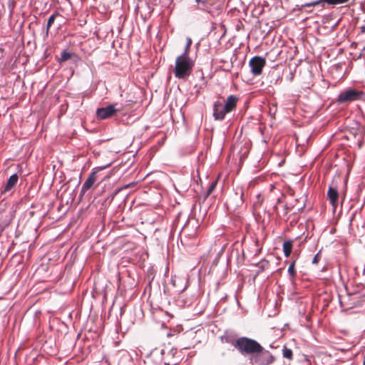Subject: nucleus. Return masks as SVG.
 Masks as SVG:
<instances>
[{"mask_svg":"<svg viewBox=\"0 0 365 365\" xmlns=\"http://www.w3.org/2000/svg\"><path fill=\"white\" fill-rule=\"evenodd\" d=\"M358 43L356 42H352L350 45L351 48L355 49L356 48Z\"/></svg>","mask_w":365,"mask_h":365,"instance_id":"nucleus-23","label":"nucleus"},{"mask_svg":"<svg viewBox=\"0 0 365 365\" xmlns=\"http://www.w3.org/2000/svg\"><path fill=\"white\" fill-rule=\"evenodd\" d=\"M282 355L285 359L292 360L293 358L292 350L287 348V346H284L282 349Z\"/></svg>","mask_w":365,"mask_h":365,"instance_id":"nucleus-13","label":"nucleus"},{"mask_svg":"<svg viewBox=\"0 0 365 365\" xmlns=\"http://www.w3.org/2000/svg\"><path fill=\"white\" fill-rule=\"evenodd\" d=\"M234 346L241 353L246 354H255L262 352L263 347L255 340L243 336L237 339Z\"/></svg>","mask_w":365,"mask_h":365,"instance_id":"nucleus-3","label":"nucleus"},{"mask_svg":"<svg viewBox=\"0 0 365 365\" xmlns=\"http://www.w3.org/2000/svg\"><path fill=\"white\" fill-rule=\"evenodd\" d=\"M192 44V39L190 38H187V45L185 49V52L182 54H186L189 56L190 48Z\"/></svg>","mask_w":365,"mask_h":365,"instance_id":"nucleus-20","label":"nucleus"},{"mask_svg":"<svg viewBox=\"0 0 365 365\" xmlns=\"http://www.w3.org/2000/svg\"><path fill=\"white\" fill-rule=\"evenodd\" d=\"M292 240H287L283 243V252L286 257H289L292 253Z\"/></svg>","mask_w":365,"mask_h":365,"instance_id":"nucleus-12","label":"nucleus"},{"mask_svg":"<svg viewBox=\"0 0 365 365\" xmlns=\"http://www.w3.org/2000/svg\"><path fill=\"white\" fill-rule=\"evenodd\" d=\"M265 59L260 56H255L252 58L249 62L251 71L255 76H258L262 73V68L265 66Z\"/></svg>","mask_w":365,"mask_h":365,"instance_id":"nucleus-6","label":"nucleus"},{"mask_svg":"<svg viewBox=\"0 0 365 365\" xmlns=\"http://www.w3.org/2000/svg\"><path fill=\"white\" fill-rule=\"evenodd\" d=\"M361 33H364L365 32V26H363L361 27Z\"/></svg>","mask_w":365,"mask_h":365,"instance_id":"nucleus-24","label":"nucleus"},{"mask_svg":"<svg viewBox=\"0 0 365 365\" xmlns=\"http://www.w3.org/2000/svg\"><path fill=\"white\" fill-rule=\"evenodd\" d=\"M195 1L197 3V4H200L201 3L202 4V1H203L202 0H195Z\"/></svg>","mask_w":365,"mask_h":365,"instance_id":"nucleus-26","label":"nucleus"},{"mask_svg":"<svg viewBox=\"0 0 365 365\" xmlns=\"http://www.w3.org/2000/svg\"><path fill=\"white\" fill-rule=\"evenodd\" d=\"M288 273L291 276L292 278H294L296 276V271H295V261L292 262L288 268Z\"/></svg>","mask_w":365,"mask_h":365,"instance_id":"nucleus-17","label":"nucleus"},{"mask_svg":"<svg viewBox=\"0 0 365 365\" xmlns=\"http://www.w3.org/2000/svg\"><path fill=\"white\" fill-rule=\"evenodd\" d=\"M255 361L259 365H269L274 361V357L269 351H262V352L256 353Z\"/></svg>","mask_w":365,"mask_h":365,"instance_id":"nucleus-8","label":"nucleus"},{"mask_svg":"<svg viewBox=\"0 0 365 365\" xmlns=\"http://www.w3.org/2000/svg\"><path fill=\"white\" fill-rule=\"evenodd\" d=\"M339 191L336 181H332L327 191V200L335 210L339 204Z\"/></svg>","mask_w":365,"mask_h":365,"instance_id":"nucleus-5","label":"nucleus"},{"mask_svg":"<svg viewBox=\"0 0 365 365\" xmlns=\"http://www.w3.org/2000/svg\"><path fill=\"white\" fill-rule=\"evenodd\" d=\"M60 14L58 13V12H55L54 14H53L48 19V23H47V26H46V32L48 33L51 26H52V24H53L57 16H60Z\"/></svg>","mask_w":365,"mask_h":365,"instance_id":"nucleus-14","label":"nucleus"},{"mask_svg":"<svg viewBox=\"0 0 365 365\" xmlns=\"http://www.w3.org/2000/svg\"><path fill=\"white\" fill-rule=\"evenodd\" d=\"M195 66V61L187 56L182 54L175 59L174 74L178 79L186 80L191 74Z\"/></svg>","mask_w":365,"mask_h":365,"instance_id":"nucleus-2","label":"nucleus"},{"mask_svg":"<svg viewBox=\"0 0 365 365\" xmlns=\"http://www.w3.org/2000/svg\"><path fill=\"white\" fill-rule=\"evenodd\" d=\"M364 96V93L363 91L349 88L342 91L339 94L336 98V103L338 104L348 105L352 102L362 100Z\"/></svg>","mask_w":365,"mask_h":365,"instance_id":"nucleus-4","label":"nucleus"},{"mask_svg":"<svg viewBox=\"0 0 365 365\" xmlns=\"http://www.w3.org/2000/svg\"><path fill=\"white\" fill-rule=\"evenodd\" d=\"M97 172L93 171L89 175L86 180L84 182L81 187V192L84 194L88 190H89L96 180Z\"/></svg>","mask_w":365,"mask_h":365,"instance_id":"nucleus-10","label":"nucleus"},{"mask_svg":"<svg viewBox=\"0 0 365 365\" xmlns=\"http://www.w3.org/2000/svg\"><path fill=\"white\" fill-rule=\"evenodd\" d=\"M288 212V208L287 207V206L284 207V215H287Z\"/></svg>","mask_w":365,"mask_h":365,"instance_id":"nucleus-25","label":"nucleus"},{"mask_svg":"<svg viewBox=\"0 0 365 365\" xmlns=\"http://www.w3.org/2000/svg\"><path fill=\"white\" fill-rule=\"evenodd\" d=\"M325 3L329 4V5H338V4H346L349 1V0H324Z\"/></svg>","mask_w":365,"mask_h":365,"instance_id":"nucleus-16","label":"nucleus"},{"mask_svg":"<svg viewBox=\"0 0 365 365\" xmlns=\"http://www.w3.org/2000/svg\"><path fill=\"white\" fill-rule=\"evenodd\" d=\"M361 57V53H360V54H359V55L356 58V59H359V58H360Z\"/></svg>","mask_w":365,"mask_h":365,"instance_id":"nucleus-27","label":"nucleus"},{"mask_svg":"<svg viewBox=\"0 0 365 365\" xmlns=\"http://www.w3.org/2000/svg\"><path fill=\"white\" fill-rule=\"evenodd\" d=\"M238 98L234 95L229 96L224 102L217 101L213 105V117L215 120H222L227 113L235 110Z\"/></svg>","mask_w":365,"mask_h":365,"instance_id":"nucleus-1","label":"nucleus"},{"mask_svg":"<svg viewBox=\"0 0 365 365\" xmlns=\"http://www.w3.org/2000/svg\"><path fill=\"white\" fill-rule=\"evenodd\" d=\"M322 3H325V1L324 0H317L314 1L309 2V3H307L304 5H303V6H304V7L315 6L319 5Z\"/></svg>","mask_w":365,"mask_h":365,"instance_id":"nucleus-19","label":"nucleus"},{"mask_svg":"<svg viewBox=\"0 0 365 365\" xmlns=\"http://www.w3.org/2000/svg\"><path fill=\"white\" fill-rule=\"evenodd\" d=\"M202 6L201 9L205 10L212 16L217 14L222 9L220 2L217 0H204L202 1Z\"/></svg>","mask_w":365,"mask_h":365,"instance_id":"nucleus-7","label":"nucleus"},{"mask_svg":"<svg viewBox=\"0 0 365 365\" xmlns=\"http://www.w3.org/2000/svg\"><path fill=\"white\" fill-rule=\"evenodd\" d=\"M119 110L115 108L114 104H112L105 108H98L96 115L98 119L103 120L113 116Z\"/></svg>","mask_w":365,"mask_h":365,"instance_id":"nucleus-9","label":"nucleus"},{"mask_svg":"<svg viewBox=\"0 0 365 365\" xmlns=\"http://www.w3.org/2000/svg\"><path fill=\"white\" fill-rule=\"evenodd\" d=\"M281 202H282V198L281 197H278L277 200V204L274 206V210L277 212V214H278V212H277V204L281 203Z\"/></svg>","mask_w":365,"mask_h":365,"instance_id":"nucleus-22","label":"nucleus"},{"mask_svg":"<svg viewBox=\"0 0 365 365\" xmlns=\"http://www.w3.org/2000/svg\"><path fill=\"white\" fill-rule=\"evenodd\" d=\"M217 184V180H215L210 183V185H209V187L207 190V192L205 195V198H207L208 196H210L213 192V191L216 188Z\"/></svg>","mask_w":365,"mask_h":365,"instance_id":"nucleus-15","label":"nucleus"},{"mask_svg":"<svg viewBox=\"0 0 365 365\" xmlns=\"http://www.w3.org/2000/svg\"><path fill=\"white\" fill-rule=\"evenodd\" d=\"M18 180L19 176L17 174H14L11 175L9 180H7L4 190H3L2 192L4 193L11 190L16 185Z\"/></svg>","mask_w":365,"mask_h":365,"instance_id":"nucleus-11","label":"nucleus"},{"mask_svg":"<svg viewBox=\"0 0 365 365\" xmlns=\"http://www.w3.org/2000/svg\"><path fill=\"white\" fill-rule=\"evenodd\" d=\"M71 53L67 52L66 51H63L61 56V59L59 60L60 62L61 61H66L71 58Z\"/></svg>","mask_w":365,"mask_h":365,"instance_id":"nucleus-18","label":"nucleus"},{"mask_svg":"<svg viewBox=\"0 0 365 365\" xmlns=\"http://www.w3.org/2000/svg\"><path fill=\"white\" fill-rule=\"evenodd\" d=\"M320 258H321L320 255H319V253H318V254H317V255L314 257V258H313V259H312V263H313V264H318L319 261L320 260Z\"/></svg>","mask_w":365,"mask_h":365,"instance_id":"nucleus-21","label":"nucleus"}]
</instances>
